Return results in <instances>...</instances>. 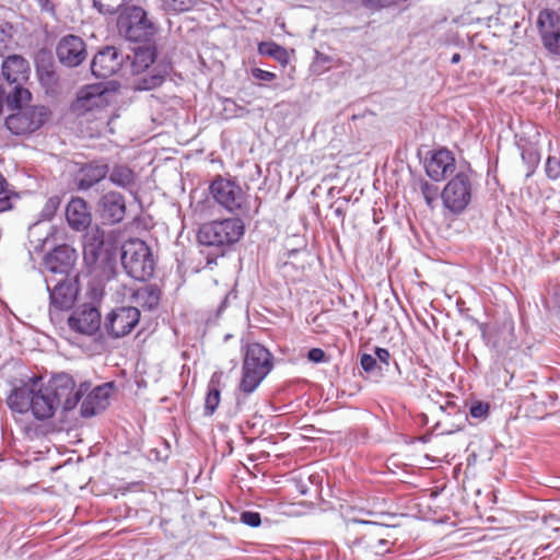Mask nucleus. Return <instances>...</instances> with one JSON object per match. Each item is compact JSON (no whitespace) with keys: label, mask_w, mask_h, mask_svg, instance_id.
Instances as JSON below:
<instances>
[{"label":"nucleus","mask_w":560,"mask_h":560,"mask_svg":"<svg viewBox=\"0 0 560 560\" xmlns=\"http://www.w3.org/2000/svg\"><path fill=\"white\" fill-rule=\"evenodd\" d=\"M518 148L521 150L522 161L527 167L526 177L528 178L535 173L537 166L539 165L540 153H539L538 149L532 144L530 145H520L518 144Z\"/></svg>","instance_id":"31"},{"label":"nucleus","mask_w":560,"mask_h":560,"mask_svg":"<svg viewBox=\"0 0 560 560\" xmlns=\"http://www.w3.org/2000/svg\"><path fill=\"white\" fill-rule=\"evenodd\" d=\"M68 325L78 334L94 336L102 326L101 313L92 304H84L70 314Z\"/></svg>","instance_id":"16"},{"label":"nucleus","mask_w":560,"mask_h":560,"mask_svg":"<svg viewBox=\"0 0 560 560\" xmlns=\"http://www.w3.org/2000/svg\"><path fill=\"white\" fill-rule=\"evenodd\" d=\"M7 404L12 411L22 415L30 411L39 421L52 418L58 409L47 384H43L42 377L35 375L14 386Z\"/></svg>","instance_id":"1"},{"label":"nucleus","mask_w":560,"mask_h":560,"mask_svg":"<svg viewBox=\"0 0 560 560\" xmlns=\"http://www.w3.org/2000/svg\"><path fill=\"white\" fill-rule=\"evenodd\" d=\"M118 25L126 39L137 44L152 43L156 33V27L149 21L147 12L136 5L129 9L126 16L119 19Z\"/></svg>","instance_id":"11"},{"label":"nucleus","mask_w":560,"mask_h":560,"mask_svg":"<svg viewBox=\"0 0 560 560\" xmlns=\"http://www.w3.org/2000/svg\"><path fill=\"white\" fill-rule=\"evenodd\" d=\"M237 298V294H236V291L235 290H230L224 299L221 301L220 305L218 306L217 308V313H215V316L217 317H220L221 314L225 311V308L228 307L229 303L231 300H235Z\"/></svg>","instance_id":"46"},{"label":"nucleus","mask_w":560,"mask_h":560,"mask_svg":"<svg viewBox=\"0 0 560 560\" xmlns=\"http://www.w3.org/2000/svg\"><path fill=\"white\" fill-rule=\"evenodd\" d=\"M360 365L365 373H372L381 366L376 362V358L369 353H363L360 358Z\"/></svg>","instance_id":"42"},{"label":"nucleus","mask_w":560,"mask_h":560,"mask_svg":"<svg viewBox=\"0 0 560 560\" xmlns=\"http://www.w3.org/2000/svg\"><path fill=\"white\" fill-rule=\"evenodd\" d=\"M214 261H215V258H210V257H208V261H207L208 264H212V262H214Z\"/></svg>","instance_id":"55"},{"label":"nucleus","mask_w":560,"mask_h":560,"mask_svg":"<svg viewBox=\"0 0 560 560\" xmlns=\"http://www.w3.org/2000/svg\"><path fill=\"white\" fill-rule=\"evenodd\" d=\"M22 106L18 107V112L9 115L4 121L8 130L16 136L35 132L46 124L50 115V110L43 105L25 108Z\"/></svg>","instance_id":"12"},{"label":"nucleus","mask_w":560,"mask_h":560,"mask_svg":"<svg viewBox=\"0 0 560 560\" xmlns=\"http://www.w3.org/2000/svg\"><path fill=\"white\" fill-rule=\"evenodd\" d=\"M420 191L424 198V201L429 208H433V205L439 196V188L429 183L428 180H422L420 184Z\"/></svg>","instance_id":"35"},{"label":"nucleus","mask_w":560,"mask_h":560,"mask_svg":"<svg viewBox=\"0 0 560 560\" xmlns=\"http://www.w3.org/2000/svg\"><path fill=\"white\" fill-rule=\"evenodd\" d=\"M541 43L549 54L560 57V28L542 34Z\"/></svg>","instance_id":"34"},{"label":"nucleus","mask_w":560,"mask_h":560,"mask_svg":"<svg viewBox=\"0 0 560 560\" xmlns=\"http://www.w3.org/2000/svg\"><path fill=\"white\" fill-rule=\"evenodd\" d=\"M272 369L273 355L265 346L258 342L247 345L240 390L245 394L254 393Z\"/></svg>","instance_id":"4"},{"label":"nucleus","mask_w":560,"mask_h":560,"mask_svg":"<svg viewBox=\"0 0 560 560\" xmlns=\"http://www.w3.org/2000/svg\"><path fill=\"white\" fill-rule=\"evenodd\" d=\"M98 212L104 223L116 224L124 220L126 201L121 194L108 191L98 201Z\"/></svg>","instance_id":"20"},{"label":"nucleus","mask_w":560,"mask_h":560,"mask_svg":"<svg viewBox=\"0 0 560 560\" xmlns=\"http://www.w3.org/2000/svg\"><path fill=\"white\" fill-rule=\"evenodd\" d=\"M222 373L214 372L208 384V392L205 398V416H212L221 400L220 381Z\"/></svg>","instance_id":"28"},{"label":"nucleus","mask_w":560,"mask_h":560,"mask_svg":"<svg viewBox=\"0 0 560 560\" xmlns=\"http://www.w3.org/2000/svg\"><path fill=\"white\" fill-rule=\"evenodd\" d=\"M47 386L56 405L58 408L61 407L63 412L73 410L90 388L86 382L77 387L73 377L66 372L54 374L47 382Z\"/></svg>","instance_id":"9"},{"label":"nucleus","mask_w":560,"mask_h":560,"mask_svg":"<svg viewBox=\"0 0 560 560\" xmlns=\"http://www.w3.org/2000/svg\"><path fill=\"white\" fill-rule=\"evenodd\" d=\"M173 70V61L168 56L161 58L151 71L138 77L133 82V88L137 91H151L161 86L166 77Z\"/></svg>","instance_id":"19"},{"label":"nucleus","mask_w":560,"mask_h":560,"mask_svg":"<svg viewBox=\"0 0 560 560\" xmlns=\"http://www.w3.org/2000/svg\"><path fill=\"white\" fill-rule=\"evenodd\" d=\"M109 173L106 163L93 161L84 164L78 172L77 185L80 190H88L103 180Z\"/></svg>","instance_id":"22"},{"label":"nucleus","mask_w":560,"mask_h":560,"mask_svg":"<svg viewBox=\"0 0 560 560\" xmlns=\"http://www.w3.org/2000/svg\"><path fill=\"white\" fill-rule=\"evenodd\" d=\"M214 201L231 213L248 211L247 195L234 180L217 176L209 186Z\"/></svg>","instance_id":"10"},{"label":"nucleus","mask_w":560,"mask_h":560,"mask_svg":"<svg viewBox=\"0 0 560 560\" xmlns=\"http://www.w3.org/2000/svg\"><path fill=\"white\" fill-rule=\"evenodd\" d=\"M369 549L375 555H385L389 551V541L385 538L380 537L375 542L370 544Z\"/></svg>","instance_id":"44"},{"label":"nucleus","mask_w":560,"mask_h":560,"mask_svg":"<svg viewBox=\"0 0 560 560\" xmlns=\"http://www.w3.org/2000/svg\"><path fill=\"white\" fill-rule=\"evenodd\" d=\"M374 357L376 358V362L388 365L390 360V353L386 348L375 347Z\"/></svg>","instance_id":"47"},{"label":"nucleus","mask_w":560,"mask_h":560,"mask_svg":"<svg viewBox=\"0 0 560 560\" xmlns=\"http://www.w3.org/2000/svg\"><path fill=\"white\" fill-rule=\"evenodd\" d=\"M77 252L68 244L55 246L48 252L43 261L45 276L60 277L71 275L77 261Z\"/></svg>","instance_id":"14"},{"label":"nucleus","mask_w":560,"mask_h":560,"mask_svg":"<svg viewBox=\"0 0 560 560\" xmlns=\"http://www.w3.org/2000/svg\"><path fill=\"white\" fill-rule=\"evenodd\" d=\"M462 59V56L458 52H455L453 54V56L451 57V63L455 65V63H458Z\"/></svg>","instance_id":"54"},{"label":"nucleus","mask_w":560,"mask_h":560,"mask_svg":"<svg viewBox=\"0 0 560 560\" xmlns=\"http://www.w3.org/2000/svg\"><path fill=\"white\" fill-rule=\"evenodd\" d=\"M161 289L155 283H148L138 288L132 296L136 303L147 311H154L158 308L161 300Z\"/></svg>","instance_id":"26"},{"label":"nucleus","mask_w":560,"mask_h":560,"mask_svg":"<svg viewBox=\"0 0 560 560\" xmlns=\"http://www.w3.org/2000/svg\"><path fill=\"white\" fill-rule=\"evenodd\" d=\"M60 202L61 200L58 196L49 197L39 213L40 220L50 221L55 217Z\"/></svg>","instance_id":"36"},{"label":"nucleus","mask_w":560,"mask_h":560,"mask_svg":"<svg viewBox=\"0 0 560 560\" xmlns=\"http://www.w3.org/2000/svg\"><path fill=\"white\" fill-rule=\"evenodd\" d=\"M141 313L135 306H118L113 308L103 323L106 335L112 339L128 336L139 324Z\"/></svg>","instance_id":"13"},{"label":"nucleus","mask_w":560,"mask_h":560,"mask_svg":"<svg viewBox=\"0 0 560 560\" xmlns=\"http://www.w3.org/2000/svg\"><path fill=\"white\" fill-rule=\"evenodd\" d=\"M39 5L42 11L48 12L51 15H55V7L51 3V0H35Z\"/></svg>","instance_id":"51"},{"label":"nucleus","mask_w":560,"mask_h":560,"mask_svg":"<svg viewBox=\"0 0 560 560\" xmlns=\"http://www.w3.org/2000/svg\"><path fill=\"white\" fill-rule=\"evenodd\" d=\"M306 358L310 362L316 363V364L326 362L328 360L326 352L320 348L310 349L307 351Z\"/></svg>","instance_id":"45"},{"label":"nucleus","mask_w":560,"mask_h":560,"mask_svg":"<svg viewBox=\"0 0 560 560\" xmlns=\"http://www.w3.org/2000/svg\"><path fill=\"white\" fill-rule=\"evenodd\" d=\"M552 299L556 306L560 310V283L556 284L552 289Z\"/></svg>","instance_id":"52"},{"label":"nucleus","mask_w":560,"mask_h":560,"mask_svg":"<svg viewBox=\"0 0 560 560\" xmlns=\"http://www.w3.org/2000/svg\"><path fill=\"white\" fill-rule=\"evenodd\" d=\"M133 57L131 70L133 73L144 72L149 67L160 60L154 43L139 44L132 48Z\"/></svg>","instance_id":"24"},{"label":"nucleus","mask_w":560,"mask_h":560,"mask_svg":"<svg viewBox=\"0 0 560 560\" xmlns=\"http://www.w3.org/2000/svg\"><path fill=\"white\" fill-rule=\"evenodd\" d=\"M125 61V56L115 46L101 48L91 61V72L95 78L107 79L117 73Z\"/></svg>","instance_id":"15"},{"label":"nucleus","mask_w":560,"mask_h":560,"mask_svg":"<svg viewBox=\"0 0 560 560\" xmlns=\"http://www.w3.org/2000/svg\"><path fill=\"white\" fill-rule=\"evenodd\" d=\"M82 245L83 259L89 267L98 261L107 264L115 259L121 246L120 235L115 231H105L94 226L86 230Z\"/></svg>","instance_id":"5"},{"label":"nucleus","mask_w":560,"mask_h":560,"mask_svg":"<svg viewBox=\"0 0 560 560\" xmlns=\"http://www.w3.org/2000/svg\"><path fill=\"white\" fill-rule=\"evenodd\" d=\"M8 192V182L4 178L3 174L0 172V212L5 211L11 208V202L7 198Z\"/></svg>","instance_id":"41"},{"label":"nucleus","mask_w":560,"mask_h":560,"mask_svg":"<svg viewBox=\"0 0 560 560\" xmlns=\"http://www.w3.org/2000/svg\"><path fill=\"white\" fill-rule=\"evenodd\" d=\"M107 175L110 183L115 186L131 189L135 186L136 175L127 165H115Z\"/></svg>","instance_id":"29"},{"label":"nucleus","mask_w":560,"mask_h":560,"mask_svg":"<svg viewBox=\"0 0 560 560\" xmlns=\"http://www.w3.org/2000/svg\"><path fill=\"white\" fill-rule=\"evenodd\" d=\"M12 26L9 24L0 25V56H4V54L11 48L13 38H12Z\"/></svg>","instance_id":"37"},{"label":"nucleus","mask_w":560,"mask_h":560,"mask_svg":"<svg viewBox=\"0 0 560 560\" xmlns=\"http://www.w3.org/2000/svg\"><path fill=\"white\" fill-rule=\"evenodd\" d=\"M112 383H105L94 387L82 400L80 415L83 418H91L103 412L109 406Z\"/></svg>","instance_id":"18"},{"label":"nucleus","mask_w":560,"mask_h":560,"mask_svg":"<svg viewBox=\"0 0 560 560\" xmlns=\"http://www.w3.org/2000/svg\"><path fill=\"white\" fill-rule=\"evenodd\" d=\"M490 411L489 402L477 400L474 401L469 407V415L475 419H485L488 417Z\"/></svg>","instance_id":"38"},{"label":"nucleus","mask_w":560,"mask_h":560,"mask_svg":"<svg viewBox=\"0 0 560 560\" xmlns=\"http://www.w3.org/2000/svg\"><path fill=\"white\" fill-rule=\"evenodd\" d=\"M258 52L261 56H268L278 61L281 66H287L289 63L290 57L288 50L275 43V42H261L258 45Z\"/></svg>","instance_id":"30"},{"label":"nucleus","mask_w":560,"mask_h":560,"mask_svg":"<svg viewBox=\"0 0 560 560\" xmlns=\"http://www.w3.org/2000/svg\"><path fill=\"white\" fill-rule=\"evenodd\" d=\"M362 523H363V524H370V525H372V526L374 527V529H375V534H376V535H381V532H383V530L387 529V527H386V526L381 525V524H377V523H372V522H362Z\"/></svg>","instance_id":"53"},{"label":"nucleus","mask_w":560,"mask_h":560,"mask_svg":"<svg viewBox=\"0 0 560 560\" xmlns=\"http://www.w3.org/2000/svg\"><path fill=\"white\" fill-rule=\"evenodd\" d=\"M559 22V15L550 9H544L539 12L537 18V28L540 34V39H542V34L552 33L557 23Z\"/></svg>","instance_id":"32"},{"label":"nucleus","mask_w":560,"mask_h":560,"mask_svg":"<svg viewBox=\"0 0 560 560\" xmlns=\"http://www.w3.org/2000/svg\"><path fill=\"white\" fill-rule=\"evenodd\" d=\"M45 282L49 293L50 316L57 312L71 310L80 292L78 276H45Z\"/></svg>","instance_id":"8"},{"label":"nucleus","mask_w":560,"mask_h":560,"mask_svg":"<svg viewBox=\"0 0 560 560\" xmlns=\"http://www.w3.org/2000/svg\"><path fill=\"white\" fill-rule=\"evenodd\" d=\"M472 171H458L444 186L440 196L444 209L454 215L462 214L469 206L472 197V183L470 178Z\"/></svg>","instance_id":"7"},{"label":"nucleus","mask_w":560,"mask_h":560,"mask_svg":"<svg viewBox=\"0 0 560 560\" xmlns=\"http://www.w3.org/2000/svg\"><path fill=\"white\" fill-rule=\"evenodd\" d=\"M366 7L380 9L388 5L392 0H362Z\"/></svg>","instance_id":"50"},{"label":"nucleus","mask_w":560,"mask_h":560,"mask_svg":"<svg viewBox=\"0 0 560 560\" xmlns=\"http://www.w3.org/2000/svg\"><path fill=\"white\" fill-rule=\"evenodd\" d=\"M162 8L168 13H182L191 10L197 0H161Z\"/></svg>","instance_id":"33"},{"label":"nucleus","mask_w":560,"mask_h":560,"mask_svg":"<svg viewBox=\"0 0 560 560\" xmlns=\"http://www.w3.org/2000/svg\"><path fill=\"white\" fill-rule=\"evenodd\" d=\"M35 68L42 85L51 86L57 83V75L50 52L39 50L35 56Z\"/></svg>","instance_id":"25"},{"label":"nucleus","mask_w":560,"mask_h":560,"mask_svg":"<svg viewBox=\"0 0 560 560\" xmlns=\"http://www.w3.org/2000/svg\"><path fill=\"white\" fill-rule=\"evenodd\" d=\"M245 233V224L240 218L203 223L198 231L197 238L201 246L213 247L215 258L223 256L225 248L235 244Z\"/></svg>","instance_id":"3"},{"label":"nucleus","mask_w":560,"mask_h":560,"mask_svg":"<svg viewBox=\"0 0 560 560\" xmlns=\"http://www.w3.org/2000/svg\"><path fill=\"white\" fill-rule=\"evenodd\" d=\"M66 219L70 228L77 231L85 230L91 223L88 205L82 198H72L66 208Z\"/></svg>","instance_id":"23"},{"label":"nucleus","mask_w":560,"mask_h":560,"mask_svg":"<svg viewBox=\"0 0 560 560\" xmlns=\"http://www.w3.org/2000/svg\"><path fill=\"white\" fill-rule=\"evenodd\" d=\"M349 199L348 198H342V202L345 203V206L342 205H338V201L331 203L330 208L334 210V214L341 221L343 222L345 221V217H346V206L348 203Z\"/></svg>","instance_id":"48"},{"label":"nucleus","mask_w":560,"mask_h":560,"mask_svg":"<svg viewBox=\"0 0 560 560\" xmlns=\"http://www.w3.org/2000/svg\"><path fill=\"white\" fill-rule=\"evenodd\" d=\"M250 75L258 81L270 82L276 79V73L260 68L254 67L250 69Z\"/></svg>","instance_id":"43"},{"label":"nucleus","mask_w":560,"mask_h":560,"mask_svg":"<svg viewBox=\"0 0 560 560\" xmlns=\"http://www.w3.org/2000/svg\"><path fill=\"white\" fill-rule=\"evenodd\" d=\"M56 55L62 66L74 68L80 66L86 58V45L77 35H66L58 42Z\"/></svg>","instance_id":"17"},{"label":"nucleus","mask_w":560,"mask_h":560,"mask_svg":"<svg viewBox=\"0 0 560 560\" xmlns=\"http://www.w3.org/2000/svg\"><path fill=\"white\" fill-rule=\"evenodd\" d=\"M120 259L126 273L137 281H148L154 273L152 250L140 238H130L121 244Z\"/></svg>","instance_id":"6"},{"label":"nucleus","mask_w":560,"mask_h":560,"mask_svg":"<svg viewBox=\"0 0 560 560\" xmlns=\"http://www.w3.org/2000/svg\"><path fill=\"white\" fill-rule=\"evenodd\" d=\"M30 63L20 55H10L2 62V71L0 73V83L9 90L7 96V107L18 108L27 103L32 94L24 86L28 80Z\"/></svg>","instance_id":"2"},{"label":"nucleus","mask_w":560,"mask_h":560,"mask_svg":"<svg viewBox=\"0 0 560 560\" xmlns=\"http://www.w3.org/2000/svg\"><path fill=\"white\" fill-rule=\"evenodd\" d=\"M240 521L248 527L256 528L261 524V515L257 511H243Z\"/></svg>","instance_id":"40"},{"label":"nucleus","mask_w":560,"mask_h":560,"mask_svg":"<svg viewBox=\"0 0 560 560\" xmlns=\"http://www.w3.org/2000/svg\"><path fill=\"white\" fill-rule=\"evenodd\" d=\"M331 61V58L327 55H324L319 51H316L315 61L313 63V68H318L319 66H325Z\"/></svg>","instance_id":"49"},{"label":"nucleus","mask_w":560,"mask_h":560,"mask_svg":"<svg viewBox=\"0 0 560 560\" xmlns=\"http://www.w3.org/2000/svg\"><path fill=\"white\" fill-rule=\"evenodd\" d=\"M454 170L455 158L447 149L433 151L425 164V173L434 182L444 179L445 176Z\"/></svg>","instance_id":"21"},{"label":"nucleus","mask_w":560,"mask_h":560,"mask_svg":"<svg viewBox=\"0 0 560 560\" xmlns=\"http://www.w3.org/2000/svg\"><path fill=\"white\" fill-rule=\"evenodd\" d=\"M105 88L100 84L86 85L78 93V105L80 108L91 110L103 103Z\"/></svg>","instance_id":"27"},{"label":"nucleus","mask_w":560,"mask_h":560,"mask_svg":"<svg viewBox=\"0 0 560 560\" xmlns=\"http://www.w3.org/2000/svg\"><path fill=\"white\" fill-rule=\"evenodd\" d=\"M328 69V67H324L320 69V71H326Z\"/></svg>","instance_id":"56"},{"label":"nucleus","mask_w":560,"mask_h":560,"mask_svg":"<svg viewBox=\"0 0 560 560\" xmlns=\"http://www.w3.org/2000/svg\"><path fill=\"white\" fill-rule=\"evenodd\" d=\"M545 173L549 179H558L560 177V160L556 156H548L545 164Z\"/></svg>","instance_id":"39"}]
</instances>
